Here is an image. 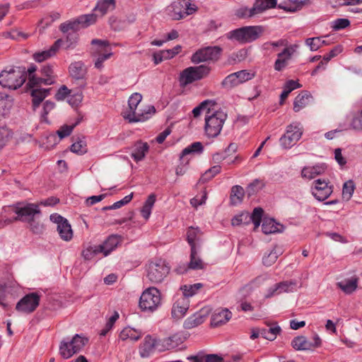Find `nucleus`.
Segmentation results:
<instances>
[{"label":"nucleus","instance_id":"nucleus-37","mask_svg":"<svg viewBox=\"0 0 362 362\" xmlns=\"http://www.w3.org/2000/svg\"><path fill=\"white\" fill-rule=\"evenodd\" d=\"M57 230L60 238L64 241H69L73 238V230L69 221H64L61 225L57 226Z\"/></svg>","mask_w":362,"mask_h":362},{"label":"nucleus","instance_id":"nucleus-14","mask_svg":"<svg viewBox=\"0 0 362 362\" xmlns=\"http://www.w3.org/2000/svg\"><path fill=\"white\" fill-rule=\"evenodd\" d=\"M332 186L328 185L325 180L317 179L313 182V195L319 201H324L332 193Z\"/></svg>","mask_w":362,"mask_h":362},{"label":"nucleus","instance_id":"nucleus-38","mask_svg":"<svg viewBox=\"0 0 362 362\" xmlns=\"http://www.w3.org/2000/svg\"><path fill=\"white\" fill-rule=\"evenodd\" d=\"M310 98V95L308 91H304L298 94L293 103V110L295 112H299L308 104Z\"/></svg>","mask_w":362,"mask_h":362},{"label":"nucleus","instance_id":"nucleus-30","mask_svg":"<svg viewBox=\"0 0 362 362\" xmlns=\"http://www.w3.org/2000/svg\"><path fill=\"white\" fill-rule=\"evenodd\" d=\"M245 197V190L240 185H234L231 187L230 194V204L237 206L242 203Z\"/></svg>","mask_w":362,"mask_h":362},{"label":"nucleus","instance_id":"nucleus-41","mask_svg":"<svg viewBox=\"0 0 362 362\" xmlns=\"http://www.w3.org/2000/svg\"><path fill=\"white\" fill-rule=\"evenodd\" d=\"M358 279L356 278H351L350 279H346L343 281L338 282L337 286L345 293L350 294L356 289Z\"/></svg>","mask_w":362,"mask_h":362},{"label":"nucleus","instance_id":"nucleus-24","mask_svg":"<svg viewBox=\"0 0 362 362\" xmlns=\"http://www.w3.org/2000/svg\"><path fill=\"white\" fill-rule=\"evenodd\" d=\"M148 150L149 145L148 143L138 141L134 144V150L131 156L136 162H139L145 158Z\"/></svg>","mask_w":362,"mask_h":362},{"label":"nucleus","instance_id":"nucleus-33","mask_svg":"<svg viewBox=\"0 0 362 362\" xmlns=\"http://www.w3.org/2000/svg\"><path fill=\"white\" fill-rule=\"evenodd\" d=\"M54 83L55 79L54 78H45L42 76L39 77L35 75L34 76H31V78H29L27 86L30 88H36L42 84L47 86L54 84Z\"/></svg>","mask_w":362,"mask_h":362},{"label":"nucleus","instance_id":"nucleus-54","mask_svg":"<svg viewBox=\"0 0 362 362\" xmlns=\"http://www.w3.org/2000/svg\"><path fill=\"white\" fill-rule=\"evenodd\" d=\"M112 55V51H108V52L101 53V54H97L94 61L95 67L98 69H102L103 68V62L111 57Z\"/></svg>","mask_w":362,"mask_h":362},{"label":"nucleus","instance_id":"nucleus-25","mask_svg":"<svg viewBox=\"0 0 362 362\" xmlns=\"http://www.w3.org/2000/svg\"><path fill=\"white\" fill-rule=\"evenodd\" d=\"M122 241V237L118 235H110L103 244L98 245L102 247V252L105 256H107L112 250H114L119 243Z\"/></svg>","mask_w":362,"mask_h":362},{"label":"nucleus","instance_id":"nucleus-57","mask_svg":"<svg viewBox=\"0 0 362 362\" xmlns=\"http://www.w3.org/2000/svg\"><path fill=\"white\" fill-rule=\"evenodd\" d=\"M119 318V314L117 312L109 318L105 327L101 330L100 336H105L107 332L112 329L116 320Z\"/></svg>","mask_w":362,"mask_h":362},{"label":"nucleus","instance_id":"nucleus-45","mask_svg":"<svg viewBox=\"0 0 362 362\" xmlns=\"http://www.w3.org/2000/svg\"><path fill=\"white\" fill-rule=\"evenodd\" d=\"M102 247L99 245L88 246L87 248L83 250L81 255L85 260H90L96 255L102 252Z\"/></svg>","mask_w":362,"mask_h":362},{"label":"nucleus","instance_id":"nucleus-47","mask_svg":"<svg viewBox=\"0 0 362 362\" xmlns=\"http://www.w3.org/2000/svg\"><path fill=\"white\" fill-rule=\"evenodd\" d=\"M249 223V212L243 211L235 216L231 220L233 226H247Z\"/></svg>","mask_w":362,"mask_h":362},{"label":"nucleus","instance_id":"nucleus-15","mask_svg":"<svg viewBox=\"0 0 362 362\" xmlns=\"http://www.w3.org/2000/svg\"><path fill=\"white\" fill-rule=\"evenodd\" d=\"M296 281H285L276 284L268 289L265 298H269L284 292H293L296 290Z\"/></svg>","mask_w":362,"mask_h":362},{"label":"nucleus","instance_id":"nucleus-22","mask_svg":"<svg viewBox=\"0 0 362 362\" xmlns=\"http://www.w3.org/2000/svg\"><path fill=\"white\" fill-rule=\"evenodd\" d=\"M62 42V40L59 39L55 41V42L47 50L42 52H37L33 54V57L37 62H42L51 57L54 56L58 49L60 47V43Z\"/></svg>","mask_w":362,"mask_h":362},{"label":"nucleus","instance_id":"nucleus-46","mask_svg":"<svg viewBox=\"0 0 362 362\" xmlns=\"http://www.w3.org/2000/svg\"><path fill=\"white\" fill-rule=\"evenodd\" d=\"M199 230L198 228L190 227L188 228L187 232V240L189 244L191 249L197 248L196 241L199 240Z\"/></svg>","mask_w":362,"mask_h":362},{"label":"nucleus","instance_id":"nucleus-8","mask_svg":"<svg viewBox=\"0 0 362 362\" xmlns=\"http://www.w3.org/2000/svg\"><path fill=\"white\" fill-rule=\"evenodd\" d=\"M160 304V292L156 287L146 289L140 297L139 307L144 311L153 312Z\"/></svg>","mask_w":362,"mask_h":362},{"label":"nucleus","instance_id":"nucleus-2","mask_svg":"<svg viewBox=\"0 0 362 362\" xmlns=\"http://www.w3.org/2000/svg\"><path fill=\"white\" fill-rule=\"evenodd\" d=\"M142 100V95L139 93H133L128 100V105L130 112L124 118L129 122H139L147 120L153 114L156 112V108L150 105L145 110H136L137 106Z\"/></svg>","mask_w":362,"mask_h":362},{"label":"nucleus","instance_id":"nucleus-53","mask_svg":"<svg viewBox=\"0 0 362 362\" xmlns=\"http://www.w3.org/2000/svg\"><path fill=\"white\" fill-rule=\"evenodd\" d=\"M12 132L7 127H0V150L11 139Z\"/></svg>","mask_w":362,"mask_h":362},{"label":"nucleus","instance_id":"nucleus-60","mask_svg":"<svg viewBox=\"0 0 362 362\" xmlns=\"http://www.w3.org/2000/svg\"><path fill=\"white\" fill-rule=\"evenodd\" d=\"M78 40V34L76 32H70L67 34L66 40H62V43H65L66 49H69L76 45ZM62 42L60 43V45Z\"/></svg>","mask_w":362,"mask_h":362},{"label":"nucleus","instance_id":"nucleus-16","mask_svg":"<svg viewBox=\"0 0 362 362\" xmlns=\"http://www.w3.org/2000/svg\"><path fill=\"white\" fill-rule=\"evenodd\" d=\"M189 307V301L186 296L178 298L173 304L171 315L175 319L182 318L187 311Z\"/></svg>","mask_w":362,"mask_h":362},{"label":"nucleus","instance_id":"nucleus-35","mask_svg":"<svg viewBox=\"0 0 362 362\" xmlns=\"http://www.w3.org/2000/svg\"><path fill=\"white\" fill-rule=\"evenodd\" d=\"M188 267L193 270L203 269L205 267V264L198 255L197 248L191 249L190 261L188 263Z\"/></svg>","mask_w":362,"mask_h":362},{"label":"nucleus","instance_id":"nucleus-19","mask_svg":"<svg viewBox=\"0 0 362 362\" xmlns=\"http://www.w3.org/2000/svg\"><path fill=\"white\" fill-rule=\"evenodd\" d=\"M208 313L206 310H201L187 317L184 322V327L185 329H192L202 324L206 320Z\"/></svg>","mask_w":362,"mask_h":362},{"label":"nucleus","instance_id":"nucleus-13","mask_svg":"<svg viewBox=\"0 0 362 362\" xmlns=\"http://www.w3.org/2000/svg\"><path fill=\"white\" fill-rule=\"evenodd\" d=\"M40 297L37 293H30L22 298L16 304V309L19 312L31 313L40 303Z\"/></svg>","mask_w":362,"mask_h":362},{"label":"nucleus","instance_id":"nucleus-1","mask_svg":"<svg viewBox=\"0 0 362 362\" xmlns=\"http://www.w3.org/2000/svg\"><path fill=\"white\" fill-rule=\"evenodd\" d=\"M264 210L261 207H256L254 209L252 213L250 214V221L254 224V230L255 231L259 226L262 224V231L266 234H272L276 233H281L284 230V225L278 223L275 219L269 217H263Z\"/></svg>","mask_w":362,"mask_h":362},{"label":"nucleus","instance_id":"nucleus-27","mask_svg":"<svg viewBox=\"0 0 362 362\" xmlns=\"http://www.w3.org/2000/svg\"><path fill=\"white\" fill-rule=\"evenodd\" d=\"M231 317V313L228 310H222L219 312L215 313L211 320L212 327H218L226 323Z\"/></svg>","mask_w":362,"mask_h":362},{"label":"nucleus","instance_id":"nucleus-32","mask_svg":"<svg viewBox=\"0 0 362 362\" xmlns=\"http://www.w3.org/2000/svg\"><path fill=\"white\" fill-rule=\"evenodd\" d=\"M283 250L281 247L275 246L268 253L265 252L263 258L262 263L266 267L272 265L277 259L278 257L282 255Z\"/></svg>","mask_w":362,"mask_h":362},{"label":"nucleus","instance_id":"nucleus-43","mask_svg":"<svg viewBox=\"0 0 362 362\" xmlns=\"http://www.w3.org/2000/svg\"><path fill=\"white\" fill-rule=\"evenodd\" d=\"M281 329L277 325L269 326V327L262 328V337L267 340H274L277 335L281 332Z\"/></svg>","mask_w":362,"mask_h":362},{"label":"nucleus","instance_id":"nucleus-50","mask_svg":"<svg viewBox=\"0 0 362 362\" xmlns=\"http://www.w3.org/2000/svg\"><path fill=\"white\" fill-rule=\"evenodd\" d=\"M236 86H238L236 78L233 73L228 75L221 83V88L226 90H230Z\"/></svg>","mask_w":362,"mask_h":362},{"label":"nucleus","instance_id":"nucleus-7","mask_svg":"<svg viewBox=\"0 0 362 362\" xmlns=\"http://www.w3.org/2000/svg\"><path fill=\"white\" fill-rule=\"evenodd\" d=\"M210 71V67L206 65L186 68L180 74V86L185 88L194 81L201 80L207 76Z\"/></svg>","mask_w":362,"mask_h":362},{"label":"nucleus","instance_id":"nucleus-48","mask_svg":"<svg viewBox=\"0 0 362 362\" xmlns=\"http://www.w3.org/2000/svg\"><path fill=\"white\" fill-rule=\"evenodd\" d=\"M29 228L30 230L36 235H41L45 231V226L40 220L37 218V217H35L34 218L31 219L29 222Z\"/></svg>","mask_w":362,"mask_h":362},{"label":"nucleus","instance_id":"nucleus-36","mask_svg":"<svg viewBox=\"0 0 362 362\" xmlns=\"http://www.w3.org/2000/svg\"><path fill=\"white\" fill-rule=\"evenodd\" d=\"M13 304L12 296L4 284H0V305L4 309L8 310Z\"/></svg>","mask_w":362,"mask_h":362},{"label":"nucleus","instance_id":"nucleus-52","mask_svg":"<svg viewBox=\"0 0 362 362\" xmlns=\"http://www.w3.org/2000/svg\"><path fill=\"white\" fill-rule=\"evenodd\" d=\"M98 14L96 13H89L86 15H81L79 16V20L81 22V27L86 28L93 23H95L97 21Z\"/></svg>","mask_w":362,"mask_h":362},{"label":"nucleus","instance_id":"nucleus-29","mask_svg":"<svg viewBox=\"0 0 362 362\" xmlns=\"http://www.w3.org/2000/svg\"><path fill=\"white\" fill-rule=\"evenodd\" d=\"M142 336V332L140 330L132 328L130 327H124L119 334V339L125 341L130 339L132 341H138Z\"/></svg>","mask_w":362,"mask_h":362},{"label":"nucleus","instance_id":"nucleus-26","mask_svg":"<svg viewBox=\"0 0 362 362\" xmlns=\"http://www.w3.org/2000/svg\"><path fill=\"white\" fill-rule=\"evenodd\" d=\"M91 45H93L91 49V55L93 57H96L97 54H101V53L112 51V49L110 47V43L107 40L93 39L91 41Z\"/></svg>","mask_w":362,"mask_h":362},{"label":"nucleus","instance_id":"nucleus-61","mask_svg":"<svg viewBox=\"0 0 362 362\" xmlns=\"http://www.w3.org/2000/svg\"><path fill=\"white\" fill-rule=\"evenodd\" d=\"M215 103L213 100H206L201 103L199 105L194 107L192 110V113L194 117H198L201 114L202 110L206 109L209 105H214Z\"/></svg>","mask_w":362,"mask_h":362},{"label":"nucleus","instance_id":"nucleus-18","mask_svg":"<svg viewBox=\"0 0 362 362\" xmlns=\"http://www.w3.org/2000/svg\"><path fill=\"white\" fill-rule=\"evenodd\" d=\"M226 37L240 44H245L249 40V26L231 30L226 34Z\"/></svg>","mask_w":362,"mask_h":362},{"label":"nucleus","instance_id":"nucleus-5","mask_svg":"<svg viewBox=\"0 0 362 362\" xmlns=\"http://www.w3.org/2000/svg\"><path fill=\"white\" fill-rule=\"evenodd\" d=\"M26 81V71L24 66H17L10 71H3L0 74V84L5 88L16 90Z\"/></svg>","mask_w":362,"mask_h":362},{"label":"nucleus","instance_id":"nucleus-39","mask_svg":"<svg viewBox=\"0 0 362 362\" xmlns=\"http://www.w3.org/2000/svg\"><path fill=\"white\" fill-rule=\"evenodd\" d=\"M292 52L289 48H285L281 52L278 54V59L274 64V69L276 71H281L286 65V61L290 59Z\"/></svg>","mask_w":362,"mask_h":362},{"label":"nucleus","instance_id":"nucleus-58","mask_svg":"<svg viewBox=\"0 0 362 362\" xmlns=\"http://www.w3.org/2000/svg\"><path fill=\"white\" fill-rule=\"evenodd\" d=\"M265 28L262 25H250V42L258 39L264 32Z\"/></svg>","mask_w":362,"mask_h":362},{"label":"nucleus","instance_id":"nucleus-63","mask_svg":"<svg viewBox=\"0 0 362 362\" xmlns=\"http://www.w3.org/2000/svg\"><path fill=\"white\" fill-rule=\"evenodd\" d=\"M265 186L264 180L255 179L250 182V194L255 193L261 190Z\"/></svg>","mask_w":362,"mask_h":362},{"label":"nucleus","instance_id":"nucleus-9","mask_svg":"<svg viewBox=\"0 0 362 362\" xmlns=\"http://www.w3.org/2000/svg\"><path fill=\"white\" fill-rule=\"evenodd\" d=\"M303 132L299 123H293L287 127L286 132L280 138V144L284 148L292 147L301 138Z\"/></svg>","mask_w":362,"mask_h":362},{"label":"nucleus","instance_id":"nucleus-3","mask_svg":"<svg viewBox=\"0 0 362 362\" xmlns=\"http://www.w3.org/2000/svg\"><path fill=\"white\" fill-rule=\"evenodd\" d=\"M170 268L162 259L149 260L146 264V277L152 284H160L167 277Z\"/></svg>","mask_w":362,"mask_h":362},{"label":"nucleus","instance_id":"nucleus-34","mask_svg":"<svg viewBox=\"0 0 362 362\" xmlns=\"http://www.w3.org/2000/svg\"><path fill=\"white\" fill-rule=\"evenodd\" d=\"M115 8V0H98L94 11L98 12L100 16H104L108 11H112Z\"/></svg>","mask_w":362,"mask_h":362},{"label":"nucleus","instance_id":"nucleus-11","mask_svg":"<svg viewBox=\"0 0 362 362\" xmlns=\"http://www.w3.org/2000/svg\"><path fill=\"white\" fill-rule=\"evenodd\" d=\"M15 213L17 214V216L14 218V221L29 222L36 216L40 215L41 211L37 204H26L23 206H16L15 207Z\"/></svg>","mask_w":362,"mask_h":362},{"label":"nucleus","instance_id":"nucleus-17","mask_svg":"<svg viewBox=\"0 0 362 362\" xmlns=\"http://www.w3.org/2000/svg\"><path fill=\"white\" fill-rule=\"evenodd\" d=\"M277 5V0H255L252 8H250V18L263 13L267 9L275 8Z\"/></svg>","mask_w":362,"mask_h":362},{"label":"nucleus","instance_id":"nucleus-10","mask_svg":"<svg viewBox=\"0 0 362 362\" xmlns=\"http://www.w3.org/2000/svg\"><path fill=\"white\" fill-rule=\"evenodd\" d=\"M221 52V49L218 47H207L193 54L191 60L194 64L207 61H216L219 59Z\"/></svg>","mask_w":362,"mask_h":362},{"label":"nucleus","instance_id":"nucleus-44","mask_svg":"<svg viewBox=\"0 0 362 362\" xmlns=\"http://www.w3.org/2000/svg\"><path fill=\"white\" fill-rule=\"evenodd\" d=\"M305 43L310 47L311 51H316L322 46L329 44L326 40H322L319 37L307 38Z\"/></svg>","mask_w":362,"mask_h":362},{"label":"nucleus","instance_id":"nucleus-62","mask_svg":"<svg viewBox=\"0 0 362 362\" xmlns=\"http://www.w3.org/2000/svg\"><path fill=\"white\" fill-rule=\"evenodd\" d=\"M70 150L78 154H83L86 152V145L84 144L83 141H76L74 143L71 147Z\"/></svg>","mask_w":362,"mask_h":362},{"label":"nucleus","instance_id":"nucleus-42","mask_svg":"<svg viewBox=\"0 0 362 362\" xmlns=\"http://www.w3.org/2000/svg\"><path fill=\"white\" fill-rule=\"evenodd\" d=\"M203 151L204 146L201 142H194L182 151L180 158L181 160H182L187 155L192 153H202Z\"/></svg>","mask_w":362,"mask_h":362},{"label":"nucleus","instance_id":"nucleus-56","mask_svg":"<svg viewBox=\"0 0 362 362\" xmlns=\"http://www.w3.org/2000/svg\"><path fill=\"white\" fill-rule=\"evenodd\" d=\"M79 120L72 125H64L57 132V134L60 139L68 136L71 133L74 128L79 123Z\"/></svg>","mask_w":362,"mask_h":362},{"label":"nucleus","instance_id":"nucleus-12","mask_svg":"<svg viewBox=\"0 0 362 362\" xmlns=\"http://www.w3.org/2000/svg\"><path fill=\"white\" fill-rule=\"evenodd\" d=\"M69 74L81 88L86 86L87 68L81 61L74 62L69 65Z\"/></svg>","mask_w":362,"mask_h":362},{"label":"nucleus","instance_id":"nucleus-51","mask_svg":"<svg viewBox=\"0 0 362 362\" xmlns=\"http://www.w3.org/2000/svg\"><path fill=\"white\" fill-rule=\"evenodd\" d=\"M355 189L354 183L352 180H349L344 182L342 189V196L346 200H349L352 197Z\"/></svg>","mask_w":362,"mask_h":362},{"label":"nucleus","instance_id":"nucleus-20","mask_svg":"<svg viewBox=\"0 0 362 362\" xmlns=\"http://www.w3.org/2000/svg\"><path fill=\"white\" fill-rule=\"evenodd\" d=\"M187 0H176L168 7L169 15L174 20H180L185 18V6Z\"/></svg>","mask_w":362,"mask_h":362},{"label":"nucleus","instance_id":"nucleus-49","mask_svg":"<svg viewBox=\"0 0 362 362\" xmlns=\"http://www.w3.org/2000/svg\"><path fill=\"white\" fill-rule=\"evenodd\" d=\"M203 287V284L201 283H197L192 285H185L181 287V290L183 292L182 296L189 298L194 296L198 290Z\"/></svg>","mask_w":362,"mask_h":362},{"label":"nucleus","instance_id":"nucleus-31","mask_svg":"<svg viewBox=\"0 0 362 362\" xmlns=\"http://www.w3.org/2000/svg\"><path fill=\"white\" fill-rule=\"evenodd\" d=\"M325 170V165H316L314 166H308L303 168L301 175L303 177L311 180L317 175H321Z\"/></svg>","mask_w":362,"mask_h":362},{"label":"nucleus","instance_id":"nucleus-59","mask_svg":"<svg viewBox=\"0 0 362 362\" xmlns=\"http://www.w3.org/2000/svg\"><path fill=\"white\" fill-rule=\"evenodd\" d=\"M233 74H234V77L236 78L238 86H240L249 80V72L247 70H241L234 72Z\"/></svg>","mask_w":362,"mask_h":362},{"label":"nucleus","instance_id":"nucleus-55","mask_svg":"<svg viewBox=\"0 0 362 362\" xmlns=\"http://www.w3.org/2000/svg\"><path fill=\"white\" fill-rule=\"evenodd\" d=\"M350 25V21L347 18H337L332 22V28L334 30H340Z\"/></svg>","mask_w":362,"mask_h":362},{"label":"nucleus","instance_id":"nucleus-40","mask_svg":"<svg viewBox=\"0 0 362 362\" xmlns=\"http://www.w3.org/2000/svg\"><path fill=\"white\" fill-rule=\"evenodd\" d=\"M291 345L296 350H310L312 349V342L307 340L303 336L295 337L291 341Z\"/></svg>","mask_w":362,"mask_h":362},{"label":"nucleus","instance_id":"nucleus-6","mask_svg":"<svg viewBox=\"0 0 362 362\" xmlns=\"http://www.w3.org/2000/svg\"><path fill=\"white\" fill-rule=\"evenodd\" d=\"M88 341V338L76 334L70 341L62 340L60 342L59 347V354L63 358L68 359L80 352Z\"/></svg>","mask_w":362,"mask_h":362},{"label":"nucleus","instance_id":"nucleus-64","mask_svg":"<svg viewBox=\"0 0 362 362\" xmlns=\"http://www.w3.org/2000/svg\"><path fill=\"white\" fill-rule=\"evenodd\" d=\"M351 127L356 131H362V110L361 112L354 117L351 122Z\"/></svg>","mask_w":362,"mask_h":362},{"label":"nucleus","instance_id":"nucleus-21","mask_svg":"<svg viewBox=\"0 0 362 362\" xmlns=\"http://www.w3.org/2000/svg\"><path fill=\"white\" fill-rule=\"evenodd\" d=\"M310 0H286L279 3L277 6L279 8L288 12H296L300 10L306 5Z\"/></svg>","mask_w":362,"mask_h":362},{"label":"nucleus","instance_id":"nucleus-28","mask_svg":"<svg viewBox=\"0 0 362 362\" xmlns=\"http://www.w3.org/2000/svg\"><path fill=\"white\" fill-rule=\"evenodd\" d=\"M155 349V340L150 336L147 335L144 342L139 346V354L141 357H148Z\"/></svg>","mask_w":362,"mask_h":362},{"label":"nucleus","instance_id":"nucleus-4","mask_svg":"<svg viewBox=\"0 0 362 362\" xmlns=\"http://www.w3.org/2000/svg\"><path fill=\"white\" fill-rule=\"evenodd\" d=\"M227 119V114L223 111L218 110L211 112L208 109L205 116V134L209 138H215L218 136L223 128V125Z\"/></svg>","mask_w":362,"mask_h":362},{"label":"nucleus","instance_id":"nucleus-23","mask_svg":"<svg viewBox=\"0 0 362 362\" xmlns=\"http://www.w3.org/2000/svg\"><path fill=\"white\" fill-rule=\"evenodd\" d=\"M32 105L33 110L37 108L44 99L49 94L50 88H30Z\"/></svg>","mask_w":362,"mask_h":362}]
</instances>
